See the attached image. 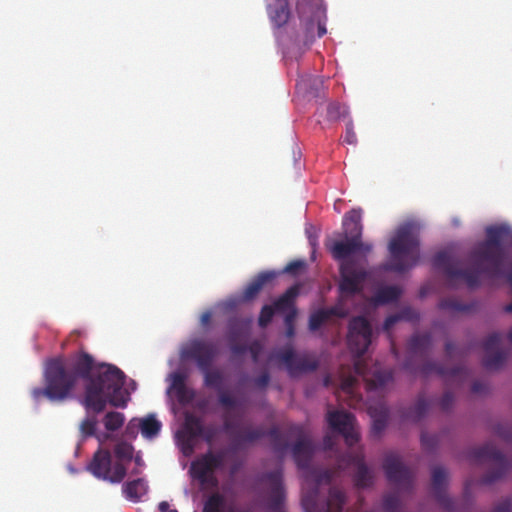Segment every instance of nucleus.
Instances as JSON below:
<instances>
[{
  "instance_id": "nucleus-1",
  "label": "nucleus",
  "mask_w": 512,
  "mask_h": 512,
  "mask_svg": "<svg viewBox=\"0 0 512 512\" xmlns=\"http://www.w3.org/2000/svg\"><path fill=\"white\" fill-rule=\"evenodd\" d=\"M68 371L86 381L82 404L87 411L103 412L109 403L113 407L125 408L130 400L129 392L123 389L126 375L117 366L107 363L95 365L92 355L79 351L65 361Z\"/></svg>"
},
{
  "instance_id": "nucleus-2",
  "label": "nucleus",
  "mask_w": 512,
  "mask_h": 512,
  "mask_svg": "<svg viewBox=\"0 0 512 512\" xmlns=\"http://www.w3.org/2000/svg\"><path fill=\"white\" fill-rule=\"evenodd\" d=\"M486 239L477 244L469 253V259L477 269H461L459 262L445 251L433 257V266L443 271L449 288H456V281L463 280L471 288L481 284V275L498 277L503 272L504 250L502 242L510 235L506 225H492L485 229Z\"/></svg>"
},
{
  "instance_id": "nucleus-3",
  "label": "nucleus",
  "mask_w": 512,
  "mask_h": 512,
  "mask_svg": "<svg viewBox=\"0 0 512 512\" xmlns=\"http://www.w3.org/2000/svg\"><path fill=\"white\" fill-rule=\"evenodd\" d=\"M346 241H332L327 244L332 257L341 261L339 266V290L343 296H353L362 291L363 283L368 277L367 270L359 265L354 258H348L358 252L361 247V237L344 234Z\"/></svg>"
},
{
  "instance_id": "nucleus-4",
  "label": "nucleus",
  "mask_w": 512,
  "mask_h": 512,
  "mask_svg": "<svg viewBox=\"0 0 512 512\" xmlns=\"http://www.w3.org/2000/svg\"><path fill=\"white\" fill-rule=\"evenodd\" d=\"M44 387L31 389V397L35 403L47 399L53 403H62L74 397L77 382L61 357L46 362L44 373Z\"/></svg>"
},
{
  "instance_id": "nucleus-5",
  "label": "nucleus",
  "mask_w": 512,
  "mask_h": 512,
  "mask_svg": "<svg viewBox=\"0 0 512 512\" xmlns=\"http://www.w3.org/2000/svg\"><path fill=\"white\" fill-rule=\"evenodd\" d=\"M134 447L127 442H119L113 448H99L88 462L86 470L95 478L111 484L121 483L127 475V468L133 460Z\"/></svg>"
},
{
  "instance_id": "nucleus-6",
  "label": "nucleus",
  "mask_w": 512,
  "mask_h": 512,
  "mask_svg": "<svg viewBox=\"0 0 512 512\" xmlns=\"http://www.w3.org/2000/svg\"><path fill=\"white\" fill-rule=\"evenodd\" d=\"M419 246L418 234L411 224L399 227L389 242L390 260L384 269L398 273L411 269L420 259Z\"/></svg>"
},
{
  "instance_id": "nucleus-7",
  "label": "nucleus",
  "mask_w": 512,
  "mask_h": 512,
  "mask_svg": "<svg viewBox=\"0 0 512 512\" xmlns=\"http://www.w3.org/2000/svg\"><path fill=\"white\" fill-rule=\"evenodd\" d=\"M224 430L229 434L235 448H242L251 445L265 436L271 440L274 452L283 455L289 448L287 439L280 433L277 427L266 431L262 426L253 427L252 425L239 426L234 422L229 413L224 414Z\"/></svg>"
},
{
  "instance_id": "nucleus-8",
  "label": "nucleus",
  "mask_w": 512,
  "mask_h": 512,
  "mask_svg": "<svg viewBox=\"0 0 512 512\" xmlns=\"http://www.w3.org/2000/svg\"><path fill=\"white\" fill-rule=\"evenodd\" d=\"M296 11L300 19V30L294 32L288 28L287 35L299 48H308L316 37L321 38L327 32L325 11L317 7L307 13L304 2L296 4Z\"/></svg>"
},
{
  "instance_id": "nucleus-9",
  "label": "nucleus",
  "mask_w": 512,
  "mask_h": 512,
  "mask_svg": "<svg viewBox=\"0 0 512 512\" xmlns=\"http://www.w3.org/2000/svg\"><path fill=\"white\" fill-rule=\"evenodd\" d=\"M468 457L474 463L488 462L492 464V468L480 480L482 485H489L501 479L511 468V462L492 443L473 448Z\"/></svg>"
},
{
  "instance_id": "nucleus-10",
  "label": "nucleus",
  "mask_w": 512,
  "mask_h": 512,
  "mask_svg": "<svg viewBox=\"0 0 512 512\" xmlns=\"http://www.w3.org/2000/svg\"><path fill=\"white\" fill-rule=\"evenodd\" d=\"M372 338V327L368 319L364 316L353 317L348 324L347 342L353 354L357 358L363 356L370 344ZM355 372L364 376V365L359 359L354 363Z\"/></svg>"
},
{
  "instance_id": "nucleus-11",
  "label": "nucleus",
  "mask_w": 512,
  "mask_h": 512,
  "mask_svg": "<svg viewBox=\"0 0 512 512\" xmlns=\"http://www.w3.org/2000/svg\"><path fill=\"white\" fill-rule=\"evenodd\" d=\"M275 358L286 366V369L291 376H296L306 372H313L319 366L318 360L314 357L309 355L297 356L291 346L277 350L275 352Z\"/></svg>"
},
{
  "instance_id": "nucleus-12",
  "label": "nucleus",
  "mask_w": 512,
  "mask_h": 512,
  "mask_svg": "<svg viewBox=\"0 0 512 512\" xmlns=\"http://www.w3.org/2000/svg\"><path fill=\"white\" fill-rule=\"evenodd\" d=\"M260 481L268 487V504L267 508L270 512H284L283 504L285 501V489L283 485L282 469H276L271 472L264 473Z\"/></svg>"
},
{
  "instance_id": "nucleus-13",
  "label": "nucleus",
  "mask_w": 512,
  "mask_h": 512,
  "mask_svg": "<svg viewBox=\"0 0 512 512\" xmlns=\"http://www.w3.org/2000/svg\"><path fill=\"white\" fill-rule=\"evenodd\" d=\"M290 432L297 437V441L291 449L295 463L300 469H309L314 454V445L312 440L305 434L303 428L299 425L291 426Z\"/></svg>"
},
{
  "instance_id": "nucleus-14",
  "label": "nucleus",
  "mask_w": 512,
  "mask_h": 512,
  "mask_svg": "<svg viewBox=\"0 0 512 512\" xmlns=\"http://www.w3.org/2000/svg\"><path fill=\"white\" fill-rule=\"evenodd\" d=\"M383 469L389 482L400 488H411L413 484V472L405 466L400 458L394 454L387 455Z\"/></svg>"
},
{
  "instance_id": "nucleus-15",
  "label": "nucleus",
  "mask_w": 512,
  "mask_h": 512,
  "mask_svg": "<svg viewBox=\"0 0 512 512\" xmlns=\"http://www.w3.org/2000/svg\"><path fill=\"white\" fill-rule=\"evenodd\" d=\"M327 421L330 427L340 433L348 446H353L359 441V435L355 430V417L353 414L344 411L329 412Z\"/></svg>"
},
{
  "instance_id": "nucleus-16",
  "label": "nucleus",
  "mask_w": 512,
  "mask_h": 512,
  "mask_svg": "<svg viewBox=\"0 0 512 512\" xmlns=\"http://www.w3.org/2000/svg\"><path fill=\"white\" fill-rule=\"evenodd\" d=\"M211 367H207V370H200L204 375V384L208 388H213L218 391V403L221 407L229 410H234L240 406V401L230 392L222 389L224 380L223 374L219 370H211Z\"/></svg>"
},
{
  "instance_id": "nucleus-17",
  "label": "nucleus",
  "mask_w": 512,
  "mask_h": 512,
  "mask_svg": "<svg viewBox=\"0 0 512 512\" xmlns=\"http://www.w3.org/2000/svg\"><path fill=\"white\" fill-rule=\"evenodd\" d=\"M350 465H354L356 467L354 482L357 487L366 488L373 484L372 472L365 464L362 453L347 452L339 457V467H347Z\"/></svg>"
},
{
  "instance_id": "nucleus-18",
  "label": "nucleus",
  "mask_w": 512,
  "mask_h": 512,
  "mask_svg": "<svg viewBox=\"0 0 512 512\" xmlns=\"http://www.w3.org/2000/svg\"><path fill=\"white\" fill-rule=\"evenodd\" d=\"M217 353V348L213 343L195 340L186 348L184 356L195 360L200 370H207V367H211Z\"/></svg>"
},
{
  "instance_id": "nucleus-19",
  "label": "nucleus",
  "mask_w": 512,
  "mask_h": 512,
  "mask_svg": "<svg viewBox=\"0 0 512 512\" xmlns=\"http://www.w3.org/2000/svg\"><path fill=\"white\" fill-rule=\"evenodd\" d=\"M447 476V471L442 466L432 469V493L444 510L454 512V501L446 494Z\"/></svg>"
},
{
  "instance_id": "nucleus-20",
  "label": "nucleus",
  "mask_w": 512,
  "mask_h": 512,
  "mask_svg": "<svg viewBox=\"0 0 512 512\" xmlns=\"http://www.w3.org/2000/svg\"><path fill=\"white\" fill-rule=\"evenodd\" d=\"M204 434V426L200 417L191 412L184 415L183 429L180 440L184 451H192L197 438Z\"/></svg>"
},
{
  "instance_id": "nucleus-21",
  "label": "nucleus",
  "mask_w": 512,
  "mask_h": 512,
  "mask_svg": "<svg viewBox=\"0 0 512 512\" xmlns=\"http://www.w3.org/2000/svg\"><path fill=\"white\" fill-rule=\"evenodd\" d=\"M311 475L315 481L314 487L303 493L301 503L305 512H320L317 509L318 487L321 483L329 484L331 482L332 472L327 469L322 471L312 470Z\"/></svg>"
},
{
  "instance_id": "nucleus-22",
  "label": "nucleus",
  "mask_w": 512,
  "mask_h": 512,
  "mask_svg": "<svg viewBox=\"0 0 512 512\" xmlns=\"http://www.w3.org/2000/svg\"><path fill=\"white\" fill-rule=\"evenodd\" d=\"M420 373L423 376H429L431 374H437L447 380L456 379L463 380L467 375V370L463 366H455L451 369L444 367L443 365L434 361H426L420 368Z\"/></svg>"
},
{
  "instance_id": "nucleus-23",
  "label": "nucleus",
  "mask_w": 512,
  "mask_h": 512,
  "mask_svg": "<svg viewBox=\"0 0 512 512\" xmlns=\"http://www.w3.org/2000/svg\"><path fill=\"white\" fill-rule=\"evenodd\" d=\"M214 471L215 469L206 454L193 461L190 466L191 476L198 480L202 485L217 484V480L213 476Z\"/></svg>"
},
{
  "instance_id": "nucleus-24",
  "label": "nucleus",
  "mask_w": 512,
  "mask_h": 512,
  "mask_svg": "<svg viewBox=\"0 0 512 512\" xmlns=\"http://www.w3.org/2000/svg\"><path fill=\"white\" fill-rule=\"evenodd\" d=\"M276 276L277 273L274 271H263L257 274L244 289L241 300L243 302L254 300L266 285L274 281Z\"/></svg>"
},
{
  "instance_id": "nucleus-25",
  "label": "nucleus",
  "mask_w": 512,
  "mask_h": 512,
  "mask_svg": "<svg viewBox=\"0 0 512 512\" xmlns=\"http://www.w3.org/2000/svg\"><path fill=\"white\" fill-rule=\"evenodd\" d=\"M267 14L273 26L284 27L291 16L288 0H272L267 4Z\"/></svg>"
},
{
  "instance_id": "nucleus-26",
  "label": "nucleus",
  "mask_w": 512,
  "mask_h": 512,
  "mask_svg": "<svg viewBox=\"0 0 512 512\" xmlns=\"http://www.w3.org/2000/svg\"><path fill=\"white\" fill-rule=\"evenodd\" d=\"M347 314V310L340 305L327 309H318L309 317V329L311 331H317L331 317L345 318Z\"/></svg>"
},
{
  "instance_id": "nucleus-27",
  "label": "nucleus",
  "mask_w": 512,
  "mask_h": 512,
  "mask_svg": "<svg viewBox=\"0 0 512 512\" xmlns=\"http://www.w3.org/2000/svg\"><path fill=\"white\" fill-rule=\"evenodd\" d=\"M324 81L321 77L304 75L296 83V90L303 95L320 97L323 91Z\"/></svg>"
},
{
  "instance_id": "nucleus-28",
  "label": "nucleus",
  "mask_w": 512,
  "mask_h": 512,
  "mask_svg": "<svg viewBox=\"0 0 512 512\" xmlns=\"http://www.w3.org/2000/svg\"><path fill=\"white\" fill-rule=\"evenodd\" d=\"M148 488V483L144 478H137L124 483L122 493L127 500L137 503L147 494Z\"/></svg>"
},
{
  "instance_id": "nucleus-29",
  "label": "nucleus",
  "mask_w": 512,
  "mask_h": 512,
  "mask_svg": "<svg viewBox=\"0 0 512 512\" xmlns=\"http://www.w3.org/2000/svg\"><path fill=\"white\" fill-rule=\"evenodd\" d=\"M362 210L352 209L347 212L343 217V230L344 234H352L358 237H362L363 226L361 223Z\"/></svg>"
},
{
  "instance_id": "nucleus-30",
  "label": "nucleus",
  "mask_w": 512,
  "mask_h": 512,
  "mask_svg": "<svg viewBox=\"0 0 512 512\" xmlns=\"http://www.w3.org/2000/svg\"><path fill=\"white\" fill-rule=\"evenodd\" d=\"M300 293L299 285L289 287L274 303L277 312L289 311L295 308V300Z\"/></svg>"
},
{
  "instance_id": "nucleus-31",
  "label": "nucleus",
  "mask_w": 512,
  "mask_h": 512,
  "mask_svg": "<svg viewBox=\"0 0 512 512\" xmlns=\"http://www.w3.org/2000/svg\"><path fill=\"white\" fill-rule=\"evenodd\" d=\"M401 295V289L397 286H383L379 288L372 297V301L377 305H385L398 300Z\"/></svg>"
},
{
  "instance_id": "nucleus-32",
  "label": "nucleus",
  "mask_w": 512,
  "mask_h": 512,
  "mask_svg": "<svg viewBox=\"0 0 512 512\" xmlns=\"http://www.w3.org/2000/svg\"><path fill=\"white\" fill-rule=\"evenodd\" d=\"M432 344V338L429 333L415 334L409 340V352L413 355L426 353Z\"/></svg>"
},
{
  "instance_id": "nucleus-33",
  "label": "nucleus",
  "mask_w": 512,
  "mask_h": 512,
  "mask_svg": "<svg viewBox=\"0 0 512 512\" xmlns=\"http://www.w3.org/2000/svg\"><path fill=\"white\" fill-rule=\"evenodd\" d=\"M345 502V493L337 487H331L326 502L325 512H342Z\"/></svg>"
},
{
  "instance_id": "nucleus-34",
  "label": "nucleus",
  "mask_w": 512,
  "mask_h": 512,
  "mask_svg": "<svg viewBox=\"0 0 512 512\" xmlns=\"http://www.w3.org/2000/svg\"><path fill=\"white\" fill-rule=\"evenodd\" d=\"M473 306L474 305L472 303H462L457 298L454 297L442 298L438 303L439 309L449 311L452 313L469 312L473 309Z\"/></svg>"
},
{
  "instance_id": "nucleus-35",
  "label": "nucleus",
  "mask_w": 512,
  "mask_h": 512,
  "mask_svg": "<svg viewBox=\"0 0 512 512\" xmlns=\"http://www.w3.org/2000/svg\"><path fill=\"white\" fill-rule=\"evenodd\" d=\"M139 428L143 437L151 439L158 435L161 423L153 415L139 420Z\"/></svg>"
},
{
  "instance_id": "nucleus-36",
  "label": "nucleus",
  "mask_w": 512,
  "mask_h": 512,
  "mask_svg": "<svg viewBox=\"0 0 512 512\" xmlns=\"http://www.w3.org/2000/svg\"><path fill=\"white\" fill-rule=\"evenodd\" d=\"M506 360L505 353L501 350L486 353L482 360L484 368L488 370H498L501 368Z\"/></svg>"
},
{
  "instance_id": "nucleus-37",
  "label": "nucleus",
  "mask_w": 512,
  "mask_h": 512,
  "mask_svg": "<svg viewBox=\"0 0 512 512\" xmlns=\"http://www.w3.org/2000/svg\"><path fill=\"white\" fill-rule=\"evenodd\" d=\"M225 497L219 492H214L204 502L203 512H224Z\"/></svg>"
},
{
  "instance_id": "nucleus-38",
  "label": "nucleus",
  "mask_w": 512,
  "mask_h": 512,
  "mask_svg": "<svg viewBox=\"0 0 512 512\" xmlns=\"http://www.w3.org/2000/svg\"><path fill=\"white\" fill-rule=\"evenodd\" d=\"M429 410V403L424 396H419L414 406L410 408L407 418L417 422L421 420Z\"/></svg>"
},
{
  "instance_id": "nucleus-39",
  "label": "nucleus",
  "mask_w": 512,
  "mask_h": 512,
  "mask_svg": "<svg viewBox=\"0 0 512 512\" xmlns=\"http://www.w3.org/2000/svg\"><path fill=\"white\" fill-rule=\"evenodd\" d=\"M125 416L121 412H108L103 418V424L108 431H116L124 424Z\"/></svg>"
},
{
  "instance_id": "nucleus-40",
  "label": "nucleus",
  "mask_w": 512,
  "mask_h": 512,
  "mask_svg": "<svg viewBox=\"0 0 512 512\" xmlns=\"http://www.w3.org/2000/svg\"><path fill=\"white\" fill-rule=\"evenodd\" d=\"M347 115L348 109L346 106L337 102H331L328 104L326 115L327 120L334 122L346 117Z\"/></svg>"
},
{
  "instance_id": "nucleus-41",
  "label": "nucleus",
  "mask_w": 512,
  "mask_h": 512,
  "mask_svg": "<svg viewBox=\"0 0 512 512\" xmlns=\"http://www.w3.org/2000/svg\"><path fill=\"white\" fill-rule=\"evenodd\" d=\"M393 379L391 371L379 370L373 374V378L369 382L370 388H382Z\"/></svg>"
},
{
  "instance_id": "nucleus-42",
  "label": "nucleus",
  "mask_w": 512,
  "mask_h": 512,
  "mask_svg": "<svg viewBox=\"0 0 512 512\" xmlns=\"http://www.w3.org/2000/svg\"><path fill=\"white\" fill-rule=\"evenodd\" d=\"M97 419L95 416H87L80 424V433L83 438L95 435Z\"/></svg>"
},
{
  "instance_id": "nucleus-43",
  "label": "nucleus",
  "mask_w": 512,
  "mask_h": 512,
  "mask_svg": "<svg viewBox=\"0 0 512 512\" xmlns=\"http://www.w3.org/2000/svg\"><path fill=\"white\" fill-rule=\"evenodd\" d=\"M275 312H277V311L273 305H264L261 308V311H260V314L258 317L259 326L262 328L267 327L270 324V322L272 321V318H273Z\"/></svg>"
},
{
  "instance_id": "nucleus-44",
  "label": "nucleus",
  "mask_w": 512,
  "mask_h": 512,
  "mask_svg": "<svg viewBox=\"0 0 512 512\" xmlns=\"http://www.w3.org/2000/svg\"><path fill=\"white\" fill-rule=\"evenodd\" d=\"M501 343V334L498 332H493L487 336V338L483 342V348L486 353L493 352L499 350V346Z\"/></svg>"
},
{
  "instance_id": "nucleus-45",
  "label": "nucleus",
  "mask_w": 512,
  "mask_h": 512,
  "mask_svg": "<svg viewBox=\"0 0 512 512\" xmlns=\"http://www.w3.org/2000/svg\"><path fill=\"white\" fill-rule=\"evenodd\" d=\"M174 393H175V396L177 398V401L181 405H188L195 398L194 390L189 388V387H185V388L179 389V390L175 391Z\"/></svg>"
},
{
  "instance_id": "nucleus-46",
  "label": "nucleus",
  "mask_w": 512,
  "mask_h": 512,
  "mask_svg": "<svg viewBox=\"0 0 512 512\" xmlns=\"http://www.w3.org/2000/svg\"><path fill=\"white\" fill-rule=\"evenodd\" d=\"M400 507V500L398 495L389 494L383 499V509L385 512H398Z\"/></svg>"
},
{
  "instance_id": "nucleus-47",
  "label": "nucleus",
  "mask_w": 512,
  "mask_h": 512,
  "mask_svg": "<svg viewBox=\"0 0 512 512\" xmlns=\"http://www.w3.org/2000/svg\"><path fill=\"white\" fill-rule=\"evenodd\" d=\"M439 443V437L436 434H429L423 432L421 434V444L422 447L427 451H433Z\"/></svg>"
},
{
  "instance_id": "nucleus-48",
  "label": "nucleus",
  "mask_w": 512,
  "mask_h": 512,
  "mask_svg": "<svg viewBox=\"0 0 512 512\" xmlns=\"http://www.w3.org/2000/svg\"><path fill=\"white\" fill-rule=\"evenodd\" d=\"M207 457L209 458L212 466L215 470L221 468L224 466L225 461V451L221 450L218 452H207Z\"/></svg>"
},
{
  "instance_id": "nucleus-49",
  "label": "nucleus",
  "mask_w": 512,
  "mask_h": 512,
  "mask_svg": "<svg viewBox=\"0 0 512 512\" xmlns=\"http://www.w3.org/2000/svg\"><path fill=\"white\" fill-rule=\"evenodd\" d=\"M399 316H400L401 320H405V321H409V322H417L420 319L419 313L411 307L403 308L399 312Z\"/></svg>"
},
{
  "instance_id": "nucleus-50",
  "label": "nucleus",
  "mask_w": 512,
  "mask_h": 512,
  "mask_svg": "<svg viewBox=\"0 0 512 512\" xmlns=\"http://www.w3.org/2000/svg\"><path fill=\"white\" fill-rule=\"evenodd\" d=\"M305 265L306 263L304 260H294L286 265L283 272L290 275H297L305 268Z\"/></svg>"
},
{
  "instance_id": "nucleus-51",
  "label": "nucleus",
  "mask_w": 512,
  "mask_h": 512,
  "mask_svg": "<svg viewBox=\"0 0 512 512\" xmlns=\"http://www.w3.org/2000/svg\"><path fill=\"white\" fill-rule=\"evenodd\" d=\"M171 377H172V384H171L170 389L173 390L174 392L179 389L187 387L186 382H185L186 377L184 374L175 372L171 375Z\"/></svg>"
},
{
  "instance_id": "nucleus-52",
  "label": "nucleus",
  "mask_w": 512,
  "mask_h": 512,
  "mask_svg": "<svg viewBox=\"0 0 512 512\" xmlns=\"http://www.w3.org/2000/svg\"><path fill=\"white\" fill-rule=\"evenodd\" d=\"M344 142L349 144V145H356V143H357V136H356V133L354 131V125H353V121L352 120H349L346 123V131H345V136H344Z\"/></svg>"
},
{
  "instance_id": "nucleus-53",
  "label": "nucleus",
  "mask_w": 512,
  "mask_h": 512,
  "mask_svg": "<svg viewBox=\"0 0 512 512\" xmlns=\"http://www.w3.org/2000/svg\"><path fill=\"white\" fill-rule=\"evenodd\" d=\"M454 402V396L453 393L446 391L440 400V407L444 411H448L451 409Z\"/></svg>"
},
{
  "instance_id": "nucleus-54",
  "label": "nucleus",
  "mask_w": 512,
  "mask_h": 512,
  "mask_svg": "<svg viewBox=\"0 0 512 512\" xmlns=\"http://www.w3.org/2000/svg\"><path fill=\"white\" fill-rule=\"evenodd\" d=\"M355 383L356 378L353 376H348L342 380L341 389L347 394H352Z\"/></svg>"
},
{
  "instance_id": "nucleus-55",
  "label": "nucleus",
  "mask_w": 512,
  "mask_h": 512,
  "mask_svg": "<svg viewBox=\"0 0 512 512\" xmlns=\"http://www.w3.org/2000/svg\"><path fill=\"white\" fill-rule=\"evenodd\" d=\"M400 320L401 319L399 313L388 316L384 321L383 330L389 332L393 328V326Z\"/></svg>"
},
{
  "instance_id": "nucleus-56",
  "label": "nucleus",
  "mask_w": 512,
  "mask_h": 512,
  "mask_svg": "<svg viewBox=\"0 0 512 512\" xmlns=\"http://www.w3.org/2000/svg\"><path fill=\"white\" fill-rule=\"evenodd\" d=\"M511 509H512L511 499L506 498V499L502 500L501 502H499L495 506L493 512H511Z\"/></svg>"
},
{
  "instance_id": "nucleus-57",
  "label": "nucleus",
  "mask_w": 512,
  "mask_h": 512,
  "mask_svg": "<svg viewBox=\"0 0 512 512\" xmlns=\"http://www.w3.org/2000/svg\"><path fill=\"white\" fill-rule=\"evenodd\" d=\"M269 381L270 375L267 371L263 372L261 375L254 379L255 385L259 388H265L269 384Z\"/></svg>"
},
{
  "instance_id": "nucleus-58",
  "label": "nucleus",
  "mask_w": 512,
  "mask_h": 512,
  "mask_svg": "<svg viewBox=\"0 0 512 512\" xmlns=\"http://www.w3.org/2000/svg\"><path fill=\"white\" fill-rule=\"evenodd\" d=\"M386 426V420L382 417L376 418L373 421L372 430L374 433H381Z\"/></svg>"
},
{
  "instance_id": "nucleus-59",
  "label": "nucleus",
  "mask_w": 512,
  "mask_h": 512,
  "mask_svg": "<svg viewBox=\"0 0 512 512\" xmlns=\"http://www.w3.org/2000/svg\"><path fill=\"white\" fill-rule=\"evenodd\" d=\"M249 351L251 353L252 359L254 362L258 361L259 353L261 351V345L258 342H253L249 346Z\"/></svg>"
},
{
  "instance_id": "nucleus-60",
  "label": "nucleus",
  "mask_w": 512,
  "mask_h": 512,
  "mask_svg": "<svg viewBox=\"0 0 512 512\" xmlns=\"http://www.w3.org/2000/svg\"><path fill=\"white\" fill-rule=\"evenodd\" d=\"M138 429H140L139 423L136 424L135 419H133L128 423L125 433L127 436L134 437L136 435Z\"/></svg>"
},
{
  "instance_id": "nucleus-61",
  "label": "nucleus",
  "mask_w": 512,
  "mask_h": 512,
  "mask_svg": "<svg viewBox=\"0 0 512 512\" xmlns=\"http://www.w3.org/2000/svg\"><path fill=\"white\" fill-rule=\"evenodd\" d=\"M296 315H297L296 308H293L292 310L288 311V313L285 315V318H284L286 327L290 326V325H294V320L296 318Z\"/></svg>"
},
{
  "instance_id": "nucleus-62",
  "label": "nucleus",
  "mask_w": 512,
  "mask_h": 512,
  "mask_svg": "<svg viewBox=\"0 0 512 512\" xmlns=\"http://www.w3.org/2000/svg\"><path fill=\"white\" fill-rule=\"evenodd\" d=\"M215 432L212 428L204 427V434L201 436L207 443H211L214 439Z\"/></svg>"
},
{
  "instance_id": "nucleus-63",
  "label": "nucleus",
  "mask_w": 512,
  "mask_h": 512,
  "mask_svg": "<svg viewBox=\"0 0 512 512\" xmlns=\"http://www.w3.org/2000/svg\"><path fill=\"white\" fill-rule=\"evenodd\" d=\"M212 313L210 311H206L202 313L200 322L202 326H208L211 322Z\"/></svg>"
},
{
  "instance_id": "nucleus-64",
  "label": "nucleus",
  "mask_w": 512,
  "mask_h": 512,
  "mask_svg": "<svg viewBox=\"0 0 512 512\" xmlns=\"http://www.w3.org/2000/svg\"><path fill=\"white\" fill-rule=\"evenodd\" d=\"M454 350H455L454 343L451 341H447L445 344V352L449 358H453L455 356Z\"/></svg>"
}]
</instances>
